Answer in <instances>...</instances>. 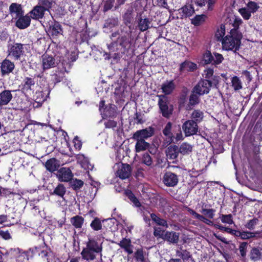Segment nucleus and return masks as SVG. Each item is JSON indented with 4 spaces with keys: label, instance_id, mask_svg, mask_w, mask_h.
Masks as SVG:
<instances>
[{
    "label": "nucleus",
    "instance_id": "obj_2",
    "mask_svg": "<svg viewBox=\"0 0 262 262\" xmlns=\"http://www.w3.org/2000/svg\"><path fill=\"white\" fill-rule=\"evenodd\" d=\"M27 259L38 255L43 261L50 262V259H53L54 253L45 246L34 247L25 252Z\"/></svg>",
    "mask_w": 262,
    "mask_h": 262
},
{
    "label": "nucleus",
    "instance_id": "obj_22",
    "mask_svg": "<svg viewBox=\"0 0 262 262\" xmlns=\"http://www.w3.org/2000/svg\"><path fill=\"white\" fill-rule=\"evenodd\" d=\"M118 245L128 254H131L133 253V246L132 245L129 239L124 238L118 243Z\"/></svg>",
    "mask_w": 262,
    "mask_h": 262
},
{
    "label": "nucleus",
    "instance_id": "obj_13",
    "mask_svg": "<svg viewBox=\"0 0 262 262\" xmlns=\"http://www.w3.org/2000/svg\"><path fill=\"white\" fill-rule=\"evenodd\" d=\"M16 21V26L20 29H25L28 28L31 23V16L29 14L19 16Z\"/></svg>",
    "mask_w": 262,
    "mask_h": 262
},
{
    "label": "nucleus",
    "instance_id": "obj_47",
    "mask_svg": "<svg viewBox=\"0 0 262 262\" xmlns=\"http://www.w3.org/2000/svg\"><path fill=\"white\" fill-rule=\"evenodd\" d=\"M238 11L243 18L246 20L249 19L251 16L250 11H249L246 7L239 9Z\"/></svg>",
    "mask_w": 262,
    "mask_h": 262
},
{
    "label": "nucleus",
    "instance_id": "obj_44",
    "mask_svg": "<svg viewBox=\"0 0 262 262\" xmlns=\"http://www.w3.org/2000/svg\"><path fill=\"white\" fill-rule=\"evenodd\" d=\"M206 16L204 14L196 15L191 20V23L195 26H199L205 21Z\"/></svg>",
    "mask_w": 262,
    "mask_h": 262
},
{
    "label": "nucleus",
    "instance_id": "obj_4",
    "mask_svg": "<svg viewBox=\"0 0 262 262\" xmlns=\"http://www.w3.org/2000/svg\"><path fill=\"white\" fill-rule=\"evenodd\" d=\"M24 45L19 43H15L9 46L8 48V56L14 60H19L24 54Z\"/></svg>",
    "mask_w": 262,
    "mask_h": 262
},
{
    "label": "nucleus",
    "instance_id": "obj_35",
    "mask_svg": "<svg viewBox=\"0 0 262 262\" xmlns=\"http://www.w3.org/2000/svg\"><path fill=\"white\" fill-rule=\"evenodd\" d=\"M66 192V188L63 184H59L54 189L53 192L51 193L52 195H56L62 198Z\"/></svg>",
    "mask_w": 262,
    "mask_h": 262
},
{
    "label": "nucleus",
    "instance_id": "obj_11",
    "mask_svg": "<svg viewBox=\"0 0 262 262\" xmlns=\"http://www.w3.org/2000/svg\"><path fill=\"white\" fill-rule=\"evenodd\" d=\"M154 133V130L152 127H148L145 129L137 131L133 135L134 139L145 140L151 137Z\"/></svg>",
    "mask_w": 262,
    "mask_h": 262
},
{
    "label": "nucleus",
    "instance_id": "obj_15",
    "mask_svg": "<svg viewBox=\"0 0 262 262\" xmlns=\"http://www.w3.org/2000/svg\"><path fill=\"white\" fill-rule=\"evenodd\" d=\"M81 255L83 259L89 261L96 259L97 256L99 255V254L92 251V250H91V249L86 246L81 252Z\"/></svg>",
    "mask_w": 262,
    "mask_h": 262
},
{
    "label": "nucleus",
    "instance_id": "obj_27",
    "mask_svg": "<svg viewBox=\"0 0 262 262\" xmlns=\"http://www.w3.org/2000/svg\"><path fill=\"white\" fill-rule=\"evenodd\" d=\"M171 123L168 122L163 130V134L167 137V144H170L173 140L174 136L171 132Z\"/></svg>",
    "mask_w": 262,
    "mask_h": 262
},
{
    "label": "nucleus",
    "instance_id": "obj_10",
    "mask_svg": "<svg viewBox=\"0 0 262 262\" xmlns=\"http://www.w3.org/2000/svg\"><path fill=\"white\" fill-rule=\"evenodd\" d=\"M131 174V167L127 164H121L118 166L116 175L121 179L128 178Z\"/></svg>",
    "mask_w": 262,
    "mask_h": 262
},
{
    "label": "nucleus",
    "instance_id": "obj_24",
    "mask_svg": "<svg viewBox=\"0 0 262 262\" xmlns=\"http://www.w3.org/2000/svg\"><path fill=\"white\" fill-rule=\"evenodd\" d=\"M180 13H182V17H187L192 16L194 13V9L191 5H186L179 9Z\"/></svg>",
    "mask_w": 262,
    "mask_h": 262
},
{
    "label": "nucleus",
    "instance_id": "obj_23",
    "mask_svg": "<svg viewBox=\"0 0 262 262\" xmlns=\"http://www.w3.org/2000/svg\"><path fill=\"white\" fill-rule=\"evenodd\" d=\"M45 166L47 169L50 172H54L58 169L59 163L55 158H51L46 162Z\"/></svg>",
    "mask_w": 262,
    "mask_h": 262
},
{
    "label": "nucleus",
    "instance_id": "obj_26",
    "mask_svg": "<svg viewBox=\"0 0 262 262\" xmlns=\"http://www.w3.org/2000/svg\"><path fill=\"white\" fill-rule=\"evenodd\" d=\"M179 152L178 147L176 145H170L166 151L167 158L172 160L177 158Z\"/></svg>",
    "mask_w": 262,
    "mask_h": 262
},
{
    "label": "nucleus",
    "instance_id": "obj_64",
    "mask_svg": "<svg viewBox=\"0 0 262 262\" xmlns=\"http://www.w3.org/2000/svg\"><path fill=\"white\" fill-rule=\"evenodd\" d=\"M73 143L75 149L77 150H80L81 149L82 146V142L77 136L74 138Z\"/></svg>",
    "mask_w": 262,
    "mask_h": 262
},
{
    "label": "nucleus",
    "instance_id": "obj_62",
    "mask_svg": "<svg viewBox=\"0 0 262 262\" xmlns=\"http://www.w3.org/2000/svg\"><path fill=\"white\" fill-rule=\"evenodd\" d=\"M258 220L257 219H253L249 221L246 225V228L252 230L254 228L255 226L257 223Z\"/></svg>",
    "mask_w": 262,
    "mask_h": 262
},
{
    "label": "nucleus",
    "instance_id": "obj_31",
    "mask_svg": "<svg viewBox=\"0 0 262 262\" xmlns=\"http://www.w3.org/2000/svg\"><path fill=\"white\" fill-rule=\"evenodd\" d=\"M77 162L79 163L82 168L84 169H89L90 162L89 159L83 155L78 154L76 156Z\"/></svg>",
    "mask_w": 262,
    "mask_h": 262
},
{
    "label": "nucleus",
    "instance_id": "obj_49",
    "mask_svg": "<svg viewBox=\"0 0 262 262\" xmlns=\"http://www.w3.org/2000/svg\"><path fill=\"white\" fill-rule=\"evenodd\" d=\"M246 8L249 11H250L251 13H253L258 10V9L259 8V6L255 2L250 1L247 4Z\"/></svg>",
    "mask_w": 262,
    "mask_h": 262
},
{
    "label": "nucleus",
    "instance_id": "obj_59",
    "mask_svg": "<svg viewBox=\"0 0 262 262\" xmlns=\"http://www.w3.org/2000/svg\"><path fill=\"white\" fill-rule=\"evenodd\" d=\"M212 55L209 52H206L203 55V59L205 63H212Z\"/></svg>",
    "mask_w": 262,
    "mask_h": 262
},
{
    "label": "nucleus",
    "instance_id": "obj_6",
    "mask_svg": "<svg viewBox=\"0 0 262 262\" xmlns=\"http://www.w3.org/2000/svg\"><path fill=\"white\" fill-rule=\"evenodd\" d=\"M182 129L186 137L195 135L198 131V123L193 120H187L182 125Z\"/></svg>",
    "mask_w": 262,
    "mask_h": 262
},
{
    "label": "nucleus",
    "instance_id": "obj_61",
    "mask_svg": "<svg viewBox=\"0 0 262 262\" xmlns=\"http://www.w3.org/2000/svg\"><path fill=\"white\" fill-rule=\"evenodd\" d=\"M117 124V122L113 120H108L104 122L105 127L107 128H114Z\"/></svg>",
    "mask_w": 262,
    "mask_h": 262
},
{
    "label": "nucleus",
    "instance_id": "obj_40",
    "mask_svg": "<svg viewBox=\"0 0 262 262\" xmlns=\"http://www.w3.org/2000/svg\"><path fill=\"white\" fill-rule=\"evenodd\" d=\"M176 255L181 258L184 261L189 259L191 257L189 252L182 248L176 251Z\"/></svg>",
    "mask_w": 262,
    "mask_h": 262
},
{
    "label": "nucleus",
    "instance_id": "obj_63",
    "mask_svg": "<svg viewBox=\"0 0 262 262\" xmlns=\"http://www.w3.org/2000/svg\"><path fill=\"white\" fill-rule=\"evenodd\" d=\"M243 21L240 18H235L234 22L232 24L233 28L231 30H236L237 32H239L238 30V27L240 25L242 24Z\"/></svg>",
    "mask_w": 262,
    "mask_h": 262
},
{
    "label": "nucleus",
    "instance_id": "obj_5",
    "mask_svg": "<svg viewBox=\"0 0 262 262\" xmlns=\"http://www.w3.org/2000/svg\"><path fill=\"white\" fill-rule=\"evenodd\" d=\"M211 87V82L208 80H202L194 86L193 90V93H195L199 95H203L208 94L209 92L210 89Z\"/></svg>",
    "mask_w": 262,
    "mask_h": 262
},
{
    "label": "nucleus",
    "instance_id": "obj_8",
    "mask_svg": "<svg viewBox=\"0 0 262 262\" xmlns=\"http://www.w3.org/2000/svg\"><path fill=\"white\" fill-rule=\"evenodd\" d=\"M179 179L178 176L171 172H166L163 177V182L167 187H174L178 183Z\"/></svg>",
    "mask_w": 262,
    "mask_h": 262
},
{
    "label": "nucleus",
    "instance_id": "obj_3",
    "mask_svg": "<svg viewBox=\"0 0 262 262\" xmlns=\"http://www.w3.org/2000/svg\"><path fill=\"white\" fill-rule=\"evenodd\" d=\"M159 98L158 105L162 116L168 118L173 111V106L170 104L168 98L165 95H158Z\"/></svg>",
    "mask_w": 262,
    "mask_h": 262
},
{
    "label": "nucleus",
    "instance_id": "obj_56",
    "mask_svg": "<svg viewBox=\"0 0 262 262\" xmlns=\"http://www.w3.org/2000/svg\"><path fill=\"white\" fill-rule=\"evenodd\" d=\"M142 162L147 166H150L152 163L150 156L147 153H145L143 155Z\"/></svg>",
    "mask_w": 262,
    "mask_h": 262
},
{
    "label": "nucleus",
    "instance_id": "obj_30",
    "mask_svg": "<svg viewBox=\"0 0 262 262\" xmlns=\"http://www.w3.org/2000/svg\"><path fill=\"white\" fill-rule=\"evenodd\" d=\"M84 221V218L82 216L76 215L71 218L70 222L75 228L80 229L82 227Z\"/></svg>",
    "mask_w": 262,
    "mask_h": 262
},
{
    "label": "nucleus",
    "instance_id": "obj_20",
    "mask_svg": "<svg viewBox=\"0 0 262 262\" xmlns=\"http://www.w3.org/2000/svg\"><path fill=\"white\" fill-rule=\"evenodd\" d=\"M49 28L48 31L52 35L57 36L62 34V28L61 25L56 21L49 23Z\"/></svg>",
    "mask_w": 262,
    "mask_h": 262
},
{
    "label": "nucleus",
    "instance_id": "obj_28",
    "mask_svg": "<svg viewBox=\"0 0 262 262\" xmlns=\"http://www.w3.org/2000/svg\"><path fill=\"white\" fill-rule=\"evenodd\" d=\"M196 69V64L190 61H185L181 64L180 71L182 72L193 71Z\"/></svg>",
    "mask_w": 262,
    "mask_h": 262
},
{
    "label": "nucleus",
    "instance_id": "obj_52",
    "mask_svg": "<svg viewBox=\"0 0 262 262\" xmlns=\"http://www.w3.org/2000/svg\"><path fill=\"white\" fill-rule=\"evenodd\" d=\"M201 212L205 215L210 219H213L214 215L215 210L213 209H202Z\"/></svg>",
    "mask_w": 262,
    "mask_h": 262
},
{
    "label": "nucleus",
    "instance_id": "obj_46",
    "mask_svg": "<svg viewBox=\"0 0 262 262\" xmlns=\"http://www.w3.org/2000/svg\"><path fill=\"white\" fill-rule=\"evenodd\" d=\"M212 64H219L224 60L223 55L217 53H213L212 55Z\"/></svg>",
    "mask_w": 262,
    "mask_h": 262
},
{
    "label": "nucleus",
    "instance_id": "obj_14",
    "mask_svg": "<svg viewBox=\"0 0 262 262\" xmlns=\"http://www.w3.org/2000/svg\"><path fill=\"white\" fill-rule=\"evenodd\" d=\"M119 45L123 48H129L132 43L133 38L132 36V31H129L119 38Z\"/></svg>",
    "mask_w": 262,
    "mask_h": 262
},
{
    "label": "nucleus",
    "instance_id": "obj_53",
    "mask_svg": "<svg viewBox=\"0 0 262 262\" xmlns=\"http://www.w3.org/2000/svg\"><path fill=\"white\" fill-rule=\"evenodd\" d=\"M194 93L192 94L189 97V104L192 106L198 104L200 101L199 96L196 95V93Z\"/></svg>",
    "mask_w": 262,
    "mask_h": 262
},
{
    "label": "nucleus",
    "instance_id": "obj_37",
    "mask_svg": "<svg viewBox=\"0 0 262 262\" xmlns=\"http://www.w3.org/2000/svg\"><path fill=\"white\" fill-rule=\"evenodd\" d=\"M231 86L235 91L241 90L243 88V83L241 80L236 76L231 78Z\"/></svg>",
    "mask_w": 262,
    "mask_h": 262
},
{
    "label": "nucleus",
    "instance_id": "obj_12",
    "mask_svg": "<svg viewBox=\"0 0 262 262\" xmlns=\"http://www.w3.org/2000/svg\"><path fill=\"white\" fill-rule=\"evenodd\" d=\"M9 12L11 16L15 18L24 15V11L20 4L12 3L9 6Z\"/></svg>",
    "mask_w": 262,
    "mask_h": 262
},
{
    "label": "nucleus",
    "instance_id": "obj_29",
    "mask_svg": "<svg viewBox=\"0 0 262 262\" xmlns=\"http://www.w3.org/2000/svg\"><path fill=\"white\" fill-rule=\"evenodd\" d=\"M134 139L137 141L135 145L136 152H139L140 151L145 150L149 147V144L145 142V140H141L139 139Z\"/></svg>",
    "mask_w": 262,
    "mask_h": 262
},
{
    "label": "nucleus",
    "instance_id": "obj_60",
    "mask_svg": "<svg viewBox=\"0 0 262 262\" xmlns=\"http://www.w3.org/2000/svg\"><path fill=\"white\" fill-rule=\"evenodd\" d=\"M0 236L5 240L11 238V235L8 230H0Z\"/></svg>",
    "mask_w": 262,
    "mask_h": 262
},
{
    "label": "nucleus",
    "instance_id": "obj_39",
    "mask_svg": "<svg viewBox=\"0 0 262 262\" xmlns=\"http://www.w3.org/2000/svg\"><path fill=\"white\" fill-rule=\"evenodd\" d=\"M134 257L137 262H146L145 255L142 248L138 249L134 253Z\"/></svg>",
    "mask_w": 262,
    "mask_h": 262
},
{
    "label": "nucleus",
    "instance_id": "obj_36",
    "mask_svg": "<svg viewBox=\"0 0 262 262\" xmlns=\"http://www.w3.org/2000/svg\"><path fill=\"white\" fill-rule=\"evenodd\" d=\"M250 258L254 261L260 259L261 258V252L260 249L257 248H253L250 252Z\"/></svg>",
    "mask_w": 262,
    "mask_h": 262
},
{
    "label": "nucleus",
    "instance_id": "obj_25",
    "mask_svg": "<svg viewBox=\"0 0 262 262\" xmlns=\"http://www.w3.org/2000/svg\"><path fill=\"white\" fill-rule=\"evenodd\" d=\"M151 20L148 18L140 17L138 19V27L139 30L142 31H145L150 27Z\"/></svg>",
    "mask_w": 262,
    "mask_h": 262
},
{
    "label": "nucleus",
    "instance_id": "obj_54",
    "mask_svg": "<svg viewBox=\"0 0 262 262\" xmlns=\"http://www.w3.org/2000/svg\"><path fill=\"white\" fill-rule=\"evenodd\" d=\"M51 3L49 0H39L38 4L41 7L44 8L45 10H48V9L51 7Z\"/></svg>",
    "mask_w": 262,
    "mask_h": 262
},
{
    "label": "nucleus",
    "instance_id": "obj_43",
    "mask_svg": "<svg viewBox=\"0 0 262 262\" xmlns=\"http://www.w3.org/2000/svg\"><path fill=\"white\" fill-rule=\"evenodd\" d=\"M91 227L95 231H98L102 229V224L100 219L95 217L90 224Z\"/></svg>",
    "mask_w": 262,
    "mask_h": 262
},
{
    "label": "nucleus",
    "instance_id": "obj_17",
    "mask_svg": "<svg viewBox=\"0 0 262 262\" xmlns=\"http://www.w3.org/2000/svg\"><path fill=\"white\" fill-rule=\"evenodd\" d=\"M14 64L9 60L5 59L1 64V73L3 75L8 74L12 72L14 68Z\"/></svg>",
    "mask_w": 262,
    "mask_h": 262
},
{
    "label": "nucleus",
    "instance_id": "obj_34",
    "mask_svg": "<svg viewBox=\"0 0 262 262\" xmlns=\"http://www.w3.org/2000/svg\"><path fill=\"white\" fill-rule=\"evenodd\" d=\"M204 118V113L200 110H194L191 114V120H193L196 123L201 122Z\"/></svg>",
    "mask_w": 262,
    "mask_h": 262
},
{
    "label": "nucleus",
    "instance_id": "obj_21",
    "mask_svg": "<svg viewBox=\"0 0 262 262\" xmlns=\"http://www.w3.org/2000/svg\"><path fill=\"white\" fill-rule=\"evenodd\" d=\"M163 239L172 244H177L179 239V233L173 231H166Z\"/></svg>",
    "mask_w": 262,
    "mask_h": 262
},
{
    "label": "nucleus",
    "instance_id": "obj_18",
    "mask_svg": "<svg viewBox=\"0 0 262 262\" xmlns=\"http://www.w3.org/2000/svg\"><path fill=\"white\" fill-rule=\"evenodd\" d=\"M42 67L43 69H48L55 66L54 58L48 54H44L42 56Z\"/></svg>",
    "mask_w": 262,
    "mask_h": 262
},
{
    "label": "nucleus",
    "instance_id": "obj_16",
    "mask_svg": "<svg viewBox=\"0 0 262 262\" xmlns=\"http://www.w3.org/2000/svg\"><path fill=\"white\" fill-rule=\"evenodd\" d=\"M45 11L44 8L37 5L29 12V14L32 19H39L43 17Z\"/></svg>",
    "mask_w": 262,
    "mask_h": 262
},
{
    "label": "nucleus",
    "instance_id": "obj_9",
    "mask_svg": "<svg viewBox=\"0 0 262 262\" xmlns=\"http://www.w3.org/2000/svg\"><path fill=\"white\" fill-rule=\"evenodd\" d=\"M58 180L60 182H69L73 176L71 170L69 168L62 167L59 169L56 174Z\"/></svg>",
    "mask_w": 262,
    "mask_h": 262
},
{
    "label": "nucleus",
    "instance_id": "obj_38",
    "mask_svg": "<svg viewBox=\"0 0 262 262\" xmlns=\"http://www.w3.org/2000/svg\"><path fill=\"white\" fill-rule=\"evenodd\" d=\"M192 146L186 142L183 143L179 149L180 153L184 155L189 154L192 151Z\"/></svg>",
    "mask_w": 262,
    "mask_h": 262
},
{
    "label": "nucleus",
    "instance_id": "obj_42",
    "mask_svg": "<svg viewBox=\"0 0 262 262\" xmlns=\"http://www.w3.org/2000/svg\"><path fill=\"white\" fill-rule=\"evenodd\" d=\"M83 182L77 179H71L70 180V184L71 187L75 190H78L80 189L83 185Z\"/></svg>",
    "mask_w": 262,
    "mask_h": 262
},
{
    "label": "nucleus",
    "instance_id": "obj_55",
    "mask_svg": "<svg viewBox=\"0 0 262 262\" xmlns=\"http://www.w3.org/2000/svg\"><path fill=\"white\" fill-rule=\"evenodd\" d=\"M247 243L246 242L242 243L239 246V251L240 255L244 257L247 253Z\"/></svg>",
    "mask_w": 262,
    "mask_h": 262
},
{
    "label": "nucleus",
    "instance_id": "obj_1",
    "mask_svg": "<svg viewBox=\"0 0 262 262\" xmlns=\"http://www.w3.org/2000/svg\"><path fill=\"white\" fill-rule=\"evenodd\" d=\"M242 37L243 35L240 32H237L234 29L231 30L230 34L227 35L222 39L223 49L236 52L239 50Z\"/></svg>",
    "mask_w": 262,
    "mask_h": 262
},
{
    "label": "nucleus",
    "instance_id": "obj_41",
    "mask_svg": "<svg viewBox=\"0 0 262 262\" xmlns=\"http://www.w3.org/2000/svg\"><path fill=\"white\" fill-rule=\"evenodd\" d=\"M150 217L152 220L155 222L158 225L161 226L165 228H168V224L165 220L160 218L154 213H151L150 214Z\"/></svg>",
    "mask_w": 262,
    "mask_h": 262
},
{
    "label": "nucleus",
    "instance_id": "obj_48",
    "mask_svg": "<svg viewBox=\"0 0 262 262\" xmlns=\"http://www.w3.org/2000/svg\"><path fill=\"white\" fill-rule=\"evenodd\" d=\"M34 81L32 78L27 77L24 80V84L23 85V89L26 90H31L32 86L34 85Z\"/></svg>",
    "mask_w": 262,
    "mask_h": 262
},
{
    "label": "nucleus",
    "instance_id": "obj_33",
    "mask_svg": "<svg viewBox=\"0 0 262 262\" xmlns=\"http://www.w3.org/2000/svg\"><path fill=\"white\" fill-rule=\"evenodd\" d=\"M174 84L172 81H166L162 85V92L166 95L170 94L174 89Z\"/></svg>",
    "mask_w": 262,
    "mask_h": 262
},
{
    "label": "nucleus",
    "instance_id": "obj_58",
    "mask_svg": "<svg viewBox=\"0 0 262 262\" xmlns=\"http://www.w3.org/2000/svg\"><path fill=\"white\" fill-rule=\"evenodd\" d=\"M255 233L248 231H242L241 238L243 239H247L255 236Z\"/></svg>",
    "mask_w": 262,
    "mask_h": 262
},
{
    "label": "nucleus",
    "instance_id": "obj_45",
    "mask_svg": "<svg viewBox=\"0 0 262 262\" xmlns=\"http://www.w3.org/2000/svg\"><path fill=\"white\" fill-rule=\"evenodd\" d=\"M118 19L116 17L108 18L105 23V27L113 28L118 25Z\"/></svg>",
    "mask_w": 262,
    "mask_h": 262
},
{
    "label": "nucleus",
    "instance_id": "obj_19",
    "mask_svg": "<svg viewBox=\"0 0 262 262\" xmlns=\"http://www.w3.org/2000/svg\"><path fill=\"white\" fill-rule=\"evenodd\" d=\"M11 91L4 90L0 93V105H6L8 104L12 99Z\"/></svg>",
    "mask_w": 262,
    "mask_h": 262
},
{
    "label": "nucleus",
    "instance_id": "obj_51",
    "mask_svg": "<svg viewBox=\"0 0 262 262\" xmlns=\"http://www.w3.org/2000/svg\"><path fill=\"white\" fill-rule=\"evenodd\" d=\"M165 232H166L160 227L154 228V235L156 237L163 239Z\"/></svg>",
    "mask_w": 262,
    "mask_h": 262
},
{
    "label": "nucleus",
    "instance_id": "obj_7",
    "mask_svg": "<svg viewBox=\"0 0 262 262\" xmlns=\"http://www.w3.org/2000/svg\"><path fill=\"white\" fill-rule=\"evenodd\" d=\"M86 246L92 251L99 254V256L101 258L102 256V242L96 240L94 238H89L86 243Z\"/></svg>",
    "mask_w": 262,
    "mask_h": 262
},
{
    "label": "nucleus",
    "instance_id": "obj_57",
    "mask_svg": "<svg viewBox=\"0 0 262 262\" xmlns=\"http://www.w3.org/2000/svg\"><path fill=\"white\" fill-rule=\"evenodd\" d=\"M225 34V30L224 28L221 27L220 30H218L215 33V36L218 41L221 40L224 38L223 36Z\"/></svg>",
    "mask_w": 262,
    "mask_h": 262
},
{
    "label": "nucleus",
    "instance_id": "obj_50",
    "mask_svg": "<svg viewBox=\"0 0 262 262\" xmlns=\"http://www.w3.org/2000/svg\"><path fill=\"white\" fill-rule=\"evenodd\" d=\"M221 221L223 223H226L228 224H232L234 222L232 220V216L231 214L224 215L222 214L220 216Z\"/></svg>",
    "mask_w": 262,
    "mask_h": 262
},
{
    "label": "nucleus",
    "instance_id": "obj_32",
    "mask_svg": "<svg viewBox=\"0 0 262 262\" xmlns=\"http://www.w3.org/2000/svg\"><path fill=\"white\" fill-rule=\"evenodd\" d=\"M50 91L47 90L45 91H39L36 93L35 100L38 103H42L44 102L49 97Z\"/></svg>",
    "mask_w": 262,
    "mask_h": 262
}]
</instances>
